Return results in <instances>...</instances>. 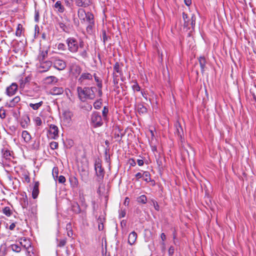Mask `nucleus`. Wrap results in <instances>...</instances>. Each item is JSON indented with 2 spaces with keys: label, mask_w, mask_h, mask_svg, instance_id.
Masks as SVG:
<instances>
[{
  "label": "nucleus",
  "mask_w": 256,
  "mask_h": 256,
  "mask_svg": "<svg viewBox=\"0 0 256 256\" xmlns=\"http://www.w3.org/2000/svg\"><path fill=\"white\" fill-rule=\"evenodd\" d=\"M96 88L94 86L92 87H82L78 86L77 88V92L78 96L80 100L84 102L86 99L93 100L95 98V92Z\"/></svg>",
  "instance_id": "1"
},
{
  "label": "nucleus",
  "mask_w": 256,
  "mask_h": 256,
  "mask_svg": "<svg viewBox=\"0 0 256 256\" xmlns=\"http://www.w3.org/2000/svg\"><path fill=\"white\" fill-rule=\"evenodd\" d=\"M66 43L68 50L72 53H76L78 52L79 48H84V42L82 40L78 41L74 37H70L66 40Z\"/></svg>",
  "instance_id": "2"
},
{
  "label": "nucleus",
  "mask_w": 256,
  "mask_h": 256,
  "mask_svg": "<svg viewBox=\"0 0 256 256\" xmlns=\"http://www.w3.org/2000/svg\"><path fill=\"white\" fill-rule=\"evenodd\" d=\"M90 124L94 128H98L102 126L104 122L100 114L98 112H93L90 116Z\"/></svg>",
  "instance_id": "3"
},
{
  "label": "nucleus",
  "mask_w": 256,
  "mask_h": 256,
  "mask_svg": "<svg viewBox=\"0 0 256 256\" xmlns=\"http://www.w3.org/2000/svg\"><path fill=\"white\" fill-rule=\"evenodd\" d=\"M182 18L184 21V26L188 28V30L190 28L194 30L196 24V18L194 14H192L190 18L188 15L184 12H182Z\"/></svg>",
  "instance_id": "4"
},
{
  "label": "nucleus",
  "mask_w": 256,
  "mask_h": 256,
  "mask_svg": "<svg viewBox=\"0 0 256 256\" xmlns=\"http://www.w3.org/2000/svg\"><path fill=\"white\" fill-rule=\"evenodd\" d=\"M18 240L20 246L26 250L27 256H32L31 253L34 254V252L30 240L24 237L19 238Z\"/></svg>",
  "instance_id": "5"
},
{
  "label": "nucleus",
  "mask_w": 256,
  "mask_h": 256,
  "mask_svg": "<svg viewBox=\"0 0 256 256\" xmlns=\"http://www.w3.org/2000/svg\"><path fill=\"white\" fill-rule=\"evenodd\" d=\"M94 170L96 174L98 180H102L104 179L105 171L102 168V162L100 159H96L94 162Z\"/></svg>",
  "instance_id": "6"
},
{
  "label": "nucleus",
  "mask_w": 256,
  "mask_h": 256,
  "mask_svg": "<svg viewBox=\"0 0 256 256\" xmlns=\"http://www.w3.org/2000/svg\"><path fill=\"white\" fill-rule=\"evenodd\" d=\"M52 60L53 66L58 70H64L66 66V62L58 57H52Z\"/></svg>",
  "instance_id": "7"
},
{
  "label": "nucleus",
  "mask_w": 256,
  "mask_h": 256,
  "mask_svg": "<svg viewBox=\"0 0 256 256\" xmlns=\"http://www.w3.org/2000/svg\"><path fill=\"white\" fill-rule=\"evenodd\" d=\"M69 70L73 76L77 78L81 73L82 69L78 64L76 63H72L69 66Z\"/></svg>",
  "instance_id": "8"
},
{
  "label": "nucleus",
  "mask_w": 256,
  "mask_h": 256,
  "mask_svg": "<svg viewBox=\"0 0 256 256\" xmlns=\"http://www.w3.org/2000/svg\"><path fill=\"white\" fill-rule=\"evenodd\" d=\"M18 89V84L15 82L12 83L11 85L7 87L6 89V94L10 96H12L17 92Z\"/></svg>",
  "instance_id": "9"
},
{
  "label": "nucleus",
  "mask_w": 256,
  "mask_h": 256,
  "mask_svg": "<svg viewBox=\"0 0 256 256\" xmlns=\"http://www.w3.org/2000/svg\"><path fill=\"white\" fill-rule=\"evenodd\" d=\"M80 175L81 179L85 182H87L88 179L89 171L88 167L82 168L80 169Z\"/></svg>",
  "instance_id": "10"
},
{
  "label": "nucleus",
  "mask_w": 256,
  "mask_h": 256,
  "mask_svg": "<svg viewBox=\"0 0 256 256\" xmlns=\"http://www.w3.org/2000/svg\"><path fill=\"white\" fill-rule=\"evenodd\" d=\"M49 134L52 138L56 139L58 136V128L54 124H50Z\"/></svg>",
  "instance_id": "11"
},
{
  "label": "nucleus",
  "mask_w": 256,
  "mask_h": 256,
  "mask_svg": "<svg viewBox=\"0 0 256 256\" xmlns=\"http://www.w3.org/2000/svg\"><path fill=\"white\" fill-rule=\"evenodd\" d=\"M176 128L175 134L180 139L184 137V131L182 126L179 122L177 121L174 124Z\"/></svg>",
  "instance_id": "12"
},
{
  "label": "nucleus",
  "mask_w": 256,
  "mask_h": 256,
  "mask_svg": "<svg viewBox=\"0 0 256 256\" xmlns=\"http://www.w3.org/2000/svg\"><path fill=\"white\" fill-rule=\"evenodd\" d=\"M92 76L89 72H83L78 78V82L82 84L86 80H92Z\"/></svg>",
  "instance_id": "13"
},
{
  "label": "nucleus",
  "mask_w": 256,
  "mask_h": 256,
  "mask_svg": "<svg viewBox=\"0 0 256 256\" xmlns=\"http://www.w3.org/2000/svg\"><path fill=\"white\" fill-rule=\"evenodd\" d=\"M52 65V60H44L40 62V67L44 69V72H46Z\"/></svg>",
  "instance_id": "14"
},
{
  "label": "nucleus",
  "mask_w": 256,
  "mask_h": 256,
  "mask_svg": "<svg viewBox=\"0 0 256 256\" xmlns=\"http://www.w3.org/2000/svg\"><path fill=\"white\" fill-rule=\"evenodd\" d=\"M76 4L79 7L86 8L92 4L91 0H76Z\"/></svg>",
  "instance_id": "15"
},
{
  "label": "nucleus",
  "mask_w": 256,
  "mask_h": 256,
  "mask_svg": "<svg viewBox=\"0 0 256 256\" xmlns=\"http://www.w3.org/2000/svg\"><path fill=\"white\" fill-rule=\"evenodd\" d=\"M30 123V119L28 115L26 114L23 116L20 122L22 127L24 128H26L28 127Z\"/></svg>",
  "instance_id": "16"
},
{
  "label": "nucleus",
  "mask_w": 256,
  "mask_h": 256,
  "mask_svg": "<svg viewBox=\"0 0 256 256\" xmlns=\"http://www.w3.org/2000/svg\"><path fill=\"white\" fill-rule=\"evenodd\" d=\"M39 185L40 183L38 182H36L32 191V197L34 199H36L38 198L40 191H39Z\"/></svg>",
  "instance_id": "17"
},
{
  "label": "nucleus",
  "mask_w": 256,
  "mask_h": 256,
  "mask_svg": "<svg viewBox=\"0 0 256 256\" xmlns=\"http://www.w3.org/2000/svg\"><path fill=\"white\" fill-rule=\"evenodd\" d=\"M20 202L23 209L27 208L28 202L27 196L26 194L22 195V197L20 198Z\"/></svg>",
  "instance_id": "18"
},
{
  "label": "nucleus",
  "mask_w": 256,
  "mask_h": 256,
  "mask_svg": "<svg viewBox=\"0 0 256 256\" xmlns=\"http://www.w3.org/2000/svg\"><path fill=\"white\" fill-rule=\"evenodd\" d=\"M20 100V98L19 96L14 97L13 99L10 100L9 102H7L6 106L8 108L14 107L18 102Z\"/></svg>",
  "instance_id": "19"
},
{
  "label": "nucleus",
  "mask_w": 256,
  "mask_h": 256,
  "mask_svg": "<svg viewBox=\"0 0 256 256\" xmlns=\"http://www.w3.org/2000/svg\"><path fill=\"white\" fill-rule=\"evenodd\" d=\"M137 236V234L134 231L130 232L128 238V244L130 245L134 244L136 240Z\"/></svg>",
  "instance_id": "20"
},
{
  "label": "nucleus",
  "mask_w": 256,
  "mask_h": 256,
  "mask_svg": "<svg viewBox=\"0 0 256 256\" xmlns=\"http://www.w3.org/2000/svg\"><path fill=\"white\" fill-rule=\"evenodd\" d=\"M86 13L84 10L83 8H80L78 10V18L81 20L82 23H84L86 22Z\"/></svg>",
  "instance_id": "21"
},
{
  "label": "nucleus",
  "mask_w": 256,
  "mask_h": 256,
  "mask_svg": "<svg viewBox=\"0 0 256 256\" xmlns=\"http://www.w3.org/2000/svg\"><path fill=\"white\" fill-rule=\"evenodd\" d=\"M50 92L53 95H59L64 92V88L62 87L52 88L50 90Z\"/></svg>",
  "instance_id": "22"
},
{
  "label": "nucleus",
  "mask_w": 256,
  "mask_h": 256,
  "mask_svg": "<svg viewBox=\"0 0 256 256\" xmlns=\"http://www.w3.org/2000/svg\"><path fill=\"white\" fill-rule=\"evenodd\" d=\"M122 130L118 129V132H115L114 134V138L116 139V140L120 142L122 138L124 136L125 133L122 132Z\"/></svg>",
  "instance_id": "23"
},
{
  "label": "nucleus",
  "mask_w": 256,
  "mask_h": 256,
  "mask_svg": "<svg viewBox=\"0 0 256 256\" xmlns=\"http://www.w3.org/2000/svg\"><path fill=\"white\" fill-rule=\"evenodd\" d=\"M198 62L200 66L201 72L203 73L206 68V60L204 56H200L198 58Z\"/></svg>",
  "instance_id": "24"
},
{
  "label": "nucleus",
  "mask_w": 256,
  "mask_h": 256,
  "mask_svg": "<svg viewBox=\"0 0 256 256\" xmlns=\"http://www.w3.org/2000/svg\"><path fill=\"white\" fill-rule=\"evenodd\" d=\"M2 153L4 158L6 160H10L12 156V152L6 148H4L2 150Z\"/></svg>",
  "instance_id": "25"
},
{
  "label": "nucleus",
  "mask_w": 256,
  "mask_h": 256,
  "mask_svg": "<svg viewBox=\"0 0 256 256\" xmlns=\"http://www.w3.org/2000/svg\"><path fill=\"white\" fill-rule=\"evenodd\" d=\"M1 211L4 215L7 216H10L13 214L12 210L8 206L2 208Z\"/></svg>",
  "instance_id": "26"
},
{
  "label": "nucleus",
  "mask_w": 256,
  "mask_h": 256,
  "mask_svg": "<svg viewBox=\"0 0 256 256\" xmlns=\"http://www.w3.org/2000/svg\"><path fill=\"white\" fill-rule=\"evenodd\" d=\"M114 72L115 73V72H116L118 73L120 76H122L123 75V73L121 68V66L118 62H116V64H114Z\"/></svg>",
  "instance_id": "27"
},
{
  "label": "nucleus",
  "mask_w": 256,
  "mask_h": 256,
  "mask_svg": "<svg viewBox=\"0 0 256 256\" xmlns=\"http://www.w3.org/2000/svg\"><path fill=\"white\" fill-rule=\"evenodd\" d=\"M22 136L26 142H29L32 138L30 134L26 130L22 132Z\"/></svg>",
  "instance_id": "28"
},
{
  "label": "nucleus",
  "mask_w": 256,
  "mask_h": 256,
  "mask_svg": "<svg viewBox=\"0 0 256 256\" xmlns=\"http://www.w3.org/2000/svg\"><path fill=\"white\" fill-rule=\"evenodd\" d=\"M45 82L47 84H51L53 82H56L58 78L54 76H49L45 78Z\"/></svg>",
  "instance_id": "29"
},
{
  "label": "nucleus",
  "mask_w": 256,
  "mask_h": 256,
  "mask_svg": "<svg viewBox=\"0 0 256 256\" xmlns=\"http://www.w3.org/2000/svg\"><path fill=\"white\" fill-rule=\"evenodd\" d=\"M10 248L14 252H19L22 250V248L20 246V243L18 244H12L10 246Z\"/></svg>",
  "instance_id": "30"
},
{
  "label": "nucleus",
  "mask_w": 256,
  "mask_h": 256,
  "mask_svg": "<svg viewBox=\"0 0 256 256\" xmlns=\"http://www.w3.org/2000/svg\"><path fill=\"white\" fill-rule=\"evenodd\" d=\"M86 21L88 22V24H93L94 22V14L90 12H88L86 13Z\"/></svg>",
  "instance_id": "31"
},
{
  "label": "nucleus",
  "mask_w": 256,
  "mask_h": 256,
  "mask_svg": "<svg viewBox=\"0 0 256 256\" xmlns=\"http://www.w3.org/2000/svg\"><path fill=\"white\" fill-rule=\"evenodd\" d=\"M48 56V51H42L40 52V54L38 56V60L40 62H43L46 60V58Z\"/></svg>",
  "instance_id": "32"
},
{
  "label": "nucleus",
  "mask_w": 256,
  "mask_h": 256,
  "mask_svg": "<svg viewBox=\"0 0 256 256\" xmlns=\"http://www.w3.org/2000/svg\"><path fill=\"white\" fill-rule=\"evenodd\" d=\"M30 80V78L28 76L26 77L24 79H22L20 80V88L24 89L26 84L29 82Z\"/></svg>",
  "instance_id": "33"
},
{
  "label": "nucleus",
  "mask_w": 256,
  "mask_h": 256,
  "mask_svg": "<svg viewBox=\"0 0 256 256\" xmlns=\"http://www.w3.org/2000/svg\"><path fill=\"white\" fill-rule=\"evenodd\" d=\"M70 182L71 186L74 188H77L78 184V180L75 176H72L70 178Z\"/></svg>",
  "instance_id": "34"
},
{
  "label": "nucleus",
  "mask_w": 256,
  "mask_h": 256,
  "mask_svg": "<svg viewBox=\"0 0 256 256\" xmlns=\"http://www.w3.org/2000/svg\"><path fill=\"white\" fill-rule=\"evenodd\" d=\"M54 7L58 9V11L62 13L64 11V8L62 4V2L60 0H58L56 2V4H54Z\"/></svg>",
  "instance_id": "35"
},
{
  "label": "nucleus",
  "mask_w": 256,
  "mask_h": 256,
  "mask_svg": "<svg viewBox=\"0 0 256 256\" xmlns=\"http://www.w3.org/2000/svg\"><path fill=\"white\" fill-rule=\"evenodd\" d=\"M82 50L79 51V55L82 57L84 59H86L88 58V48H82Z\"/></svg>",
  "instance_id": "36"
},
{
  "label": "nucleus",
  "mask_w": 256,
  "mask_h": 256,
  "mask_svg": "<svg viewBox=\"0 0 256 256\" xmlns=\"http://www.w3.org/2000/svg\"><path fill=\"white\" fill-rule=\"evenodd\" d=\"M138 110L139 114H146L147 112V108L142 104L138 105Z\"/></svg>",
  "instance_id": "37"
},
{
  "label": "nucleus",
  "mask_w": 256,
  "mask_h": 256,
  "mask_svg": "<svg viewBox=\"0 0 256 256\" xmlns=\"http://www.w3.org/2000/svg\"><path fill=\"white\" fill-rule=\"evenodd\" d=\"M142 177H144V180L147 182H150L152 180L150 174L148 171L144 172Z\"/></svg>",
  "instance_id": "38"
},
{
  "label": "nucleus",
  "mask_w": 256,
  "mask_h": 256,
  "mask_svg": "<svg viewBox=\"0 0 256 256\" xmlns=\"http://www.w3.org/2000/svg\"><path fill=\"white\" fill-rule=\"evenodd\" d=\"M137 202L142 204H146L147 202V198L144 194H142L137 198Z\"/></svg>",
  "instance_id": "39"
},
{
  "label": "nucleus",
  "mask_w": 256,
  "mask_h": 256,
  "mask_svg": "<svg viewBox=\"0 0 256 256\" xmlns=\"http://www.w3.org/2000/svg\"><path fill=\"white\" fill-rule=\"evenodd\" d=\"M58 25L63 32H68V26L62 22L58 20Z\"/></svg>",
  "instance_id": "40"
},
{
  "label": "nucleus",
  "mask_w": 256,
  "mask_h": 256,
  "mask_svg": "<svg viewBox=\"0 0 256 256\" xmlns=\"http://www.w3.org/2000/svg\"><path fill=\"white\" fill-rule=\"evenodd\" d=\"M43 102L42 101L36 103V104H32L30 103L29 104V106L32 108L34 110H38L42 104Z\"/></svg>",
  "instance_id": "41"
},
{
  "label": "nucleus",
  "mask_w": 256,
  "mask_h": 256,
  "mask_svg": "<svg viewBox=\"0 0 256 256\" xmlns=\"http://www.w3.org/2000/svg\"><path fill=\"white\" fill-rule=\"evenodd\" d=\"M94 78L95 81L97 83L96 85L98 88H102V80L98 76H97L96 74H94Z\"/></svg>",
  "instance_id": "42"
},
{
  "label": "nucleus",
  "mask_w": 256,
  "mask_h": 256,
  "mask_svg": "<svg viewBox=\"0 0 256 256\" xmlns=\"http://www.w3.org/2000/svg\"><path fill=\"white\" fill-rule=\"evenodd\" d=\"M108 108L107 106H104L102 111V114L104 120H107L108 114Z\"/></svg>",
  "instance_id": "43"
},
{
  "label": "nucleus",
  "mask_w": 256,
  "mask_h": 256,
  "mask_svg": "<svg viewBox=\"0 0 256 256\" xmlns=\"http://www.w3.org/2000/svg\"><path fill=\"white\" fill-rule=\"evenodd\" d=\"M102 38L104 44H105L108 39H110V37L106 35V31L105 30H102Z\"/></svg>",
  "instance_id": "44"
},
{
  "label": "nucleus",
  "mask_w": 256,
  "mask_h": 256,
  "mask_svg": "<svg viewBox=\"0 0 256 256\" xmlns=\"http://www.w3.org/2000/svg\"><path fill=\"white\" fill-rule=\"evenodd\" d=\"M101 99H100L99 100H96L94 104V107L95 109L99 110L100 108L102 102H100Z\"/></svg>",
  "instance_id": "45"
},
{
  "label": "nucleus",
  "mask_w": 256,
  "mask_h": 256,
  "mask_svg": "<svg viewBox=\"0 0 256 256\" xmlns=\"http://www.w3.org/2000/svg\"><path fill=\"white\" fill-rule=\"evenodd\" d=\"M72 210L76 213L77 214H79L81 212L80 206L77 203L72 206Z\"/></svg>",
  "instance_id": "46"
},
{
  "label": "nucleus",
  "mask_w": 256,
  "mask_h": 256,
  "mask_svg": "<svg viewBox=\"0 0 256 256\" xmlns=\"http://www.w3.org/2000/svg\"><path fill=\"white\" fill-rule=\"evenodd\" d=\"M94 26V22L93 24H88V25L86 26V32L88 34H92V32L93 28Z\"/></svg>",
  "instance_id": "47"
},
{
  "label": "nucleus",
  "mask_w": 256,
  "mask_h": 256,
  "mask_svg": "<svg viewBox=\"0 0 256 256\" xmlns=\"http://www.w3.org/2000/svg\"><path fill=\"white\" fill-rule=\"evenodd\" d=\"M57 48L61 51H64L66 50V46L63 43H59L57 46Z\"/></svg>",
  "instance_id": "48"
},
{
  "label": "nucleus",
  "mask_w": 256,
  "mask_h": 256,
  "mask_svg": "<svg viewBox=\"0 0 256 256\" xmlns=\"http://www.w3.org/2000/svg\"><path fill=\"white\" fill-rule=\"evenodd\" d=\"M112 76H113V83L114 86L117 85L118 84V80H119L118 76L114 72H113Z\"/></svg>",
  "instance_id": "49"
},
{
  "label": "nucleus",
  "mask_w": 256,
  "mask_h": 256,
  "mask_svg": "<svg viewBox=\"0 0 256 256\" xmlns=\"http://www.w3.org/2000/svg\"><path fill=\"white\" fill-rule=\"evenodd\" d=\"M22 26L20 24L18 25L17 30L16 32V34L17 36H20L22 34Z\"/></svg>",
  "instance_id": "50"
},
{
  "label": "nucleus",
  "mask_w": 256,
  "mask_h": 256,
  "mask_svg": "<svg viewBox=\"0 0 256 256\" xmlns=\"http://www.w3.org/2000/svg\"><path fill=\"white\" fill-rule=\"evenodd\" d=\"M23 177L24 179V181L27 183H29L30 182V178L29 176V174L28 172H24L23 174Z\"/></svg>",
  "instance_id": "51"
},
{
  "label": "nucleus",
  "mask_w": 256,
  "mask_h": 256,
  "mask_svg": "<svg viewBox=\"0 0 256 256\" xmlns=\"http://www.w3.org/2000/svg\"><path fill=\"white\" fill-rule=\"evenodd\" d=\"M132 88L134 91L139 92L140 90V87L137 82H136L132 86Z\"/></svg>",
  "instance_id": "52"
},
{
  "label": "nucleus",
  "mask_w": 256,
  "mask_h": 256,
  "mask_svg": "<svg viewBox=\"0 0 256 256\" xmlns=\"http://www.w3.org/2000/svg\"><path fill=\"white\" fill-rule=\"evenodd\" d=\"M126 210L125 209H122L121 208L120 210H119V218H124L125 216H126Z\"/></svg>",
  "instance_id": "53"
},
{
  "label": "nucleus",
  "mask_w": 256,
  "mask_h": 256,
  "mask_svg": "<svg viewBox=\"0 0 256 256\" xmlns=\"http://www.w3.org/2000/svg\"><path fill=\"white\" fill-rule=\"evenodd\" d=\"M6 110L2 107L0 108V118L2 119H4L6 118Z\"/></svg>",
  "instance_id": "54"
},
{
  "label": "nucleus",
  "mask_w": 256,
  "mask_h": 256,
  "mask_svg": "<svg viewBox=\"0 0 256 256\" xmlns=\"http://www.w3.org/2000/svg\"><path fill=\"white\" fill-rule=\"evenodd\" d=\"M58 143L56 142H52L50 143V147L52 150H56L58 148Z\"/></svg>",
  "instance_id": "55"
},
{
  "label": "nucleus",
  "mask_w": 256,
  "mask_h": 256,
  "mask_svg": "<svg viewBox=\"0 0 256 256\" xmlns=\"http://www.w3.org/2000/svg\"><path fill=\"white\" fill-rule=\"evenodd\" d=\"M58 170L56 167H54L52 170V175L54 178H58Z\"/></svg>",
  "instance_id": "56"
},
{
  "label": "nucleus",
  "mask_w": 256,
  "mask_h": 256,
  "mask_svg": "<svg viewBox=\"0 0 256 256\" xmlns=\"http://www.w3.org/2000/svg\"><path fill=\"white\" fill-rule=\"evenodd\" d=\"M65 4L68 8H72L73 4L72 0H64Z\"/></svg>",
  "instance_id": "57"
},
{
  "label": "nucleus",
  "mask_w": 256,
  "mask_h": 256,
  "mask_svg": "<svg viewBox=\"0 0 256 256\" xmlns=\"http://www.w3.org/2000/svg\"><path fill=\"white\" fill-rule=\"evenodd\" d=\"M34 122L36 126H40L42 124V120L40 117H36L34 118Z\"/></svg>",
  "instance_id": "58"
},
{
  "label": "nucleus",
  "mask_w": 256,
  "mask_h": 256,
  "mask_svg": "<svg viewBox=\"0 0 256 256\" xmlns=\"http://www.w3.org/2000/svg\"><path fill=\"white\" fill-rule=\"evenodd\" d=\"M152 204H153V205L154 206V209L158 211L159 210H160V206H159L158 202H156L154 200H152Z\"/></svg>",
  "instance_id": "59"
},
{
  "label": "nucleus",
  "mask_w": 256,
  "mask_h": 256,
  "mask_svg": "<svg viewBox=\"0 0 256 256\" xmlns=\"http://www.w3.org/2000/svg\"><path fill=\"white\" fill-rule=\"evenodd\" d=\"M39 12L38 10H35L34 12V20L36 22H38L39 20Z\"/></svg>",
  "instance_id": "60"
},
{
  "label": "nucleus",
  "mask_w": 256,
  "mask_h": 256,
  "mask_svg": "<svg viewBox=\"0 0 256 256\" xmlns=\"http://www.w3.org/2000/svg\"><path fill=\"white\" fill-rule=\"evenodd\" d=\"M58 181L59 183L64 184L66 182V178L63 176H60L58 178Z\"/></svg>",
  "instance_id": "61"
},
{
  "label": "nucleus",
  "mask_w": 256,
  "mask_h": 256,
  "mask_svg": "<svg viewBox=\"0 0 256 256\" xmlns=\"http://www.w3.org/2000/svg\"><path fill=\"white\" fill-rule=\"evenodd\" d=\"M174 252V248L173 246H170L168 249V252L169 256H172Z\"/></svg>",
  "instance_id": "62"
},
{
  "label": "nucleus",
  "mask_w": 256,
  "mask_h": 256,
  "mask_svg": "<svg viewBox=\"0 0 256 256\" xmlns=\"http://www.w3.org/2000/svg\"><path fill=\"white\" fill-rule=\"evenodd\" d=\"M130 164L132 166H134L136 165V162L134 158H130L129 160Z\"/></svg>",
  "instance_id": "63"
},
{
  "label": "nucleus",
  "mask_w": 256,
  "mask_h": 256,
  "mask_svg": "<svg viewBox=\"0 0 256 256\" xmlns=\"http://www.w3.org/2000/svg\"><path fill=\"white\" fill-rule=\"evenodd\" d=\"M66 244V240H60L58 246L60 247L64 246Z\"/></svg>",
  "instance_id": "64"
}]
</instances>
